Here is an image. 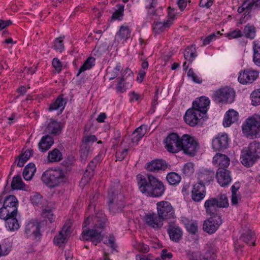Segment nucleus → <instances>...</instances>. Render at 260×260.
Returning <instances> with one entry per match:
<instances>
[{"label": "nucleus", "instance_id": "obj_1", "mask_svg": "<svg viewBox=\"0 0 260 260\" xmlns=\"http://www.w3.org/2000/svg\"><path fill=\"white\" fill-rule=\"evenodd\" d=\"M165 149L170 153H177L181 151L186 155L193 156L200 148L197 140L188 134L180 136L177 133H171L164 140Z\"/></svg>", "mask_w": 260, "mask_h": 260}, {"label": "nucleus", "instance_id": "obj_2", "mask_svg": "<svg viewBox=\"0 0 260 260\" xmlns=\"http://www.w3.org/2000/svg\"><path fill=\"white\" fill-rule=\"evenodd\" d=\"M137 179L139 190L147 196L158 198L161 197L166 190L162 181L152 174H138Z\"/></svg>", "mask_w": 260, "mask_h": 260}, {"label": "nucleus", "instance_id": "obj_3", "mask_svg": "<svg viewBox=\"0 0 260 260\" xmlns=\"http://www.w3.org/2000/svg\"><path fill=\"white\" fill-rule=\"evenodd\" d=\"M18 201L14 195L6 197L3 206L0 208V218L6 221V227L11 231H15L20 228L16 215Z\"/></svg>", "mask_w": 260, "mask_h": 260}, {"label": "nucleus", "instance_id": "obj_4", "mask_svg": "<svg viewBox=\"0 0 260 260\" xmlns=\"http://www.w3.org/2000/svg\"><path fill=\"white\" fill-rule=\"evenodd\" d=\"M121 188V185L117 182L114 186H111L108 192L107 204L112 214L122 212L125 206L124 197L120 193Z\"/></svg>", "mask_w": 260, "mask_h": 260}, {"label": "nucleus", "instance_id": "obj_5", "mask_svg": "<svg viewBox=\"0 0 260 260\" xmlns=\"http://www.w3.org/2000/svg\"><path fill=\"white\" fill-rule=\"evenodd\" d=\"M94 220L96 223L95 224L94 228L90 230H84L80 239L82 240L91 241L94 245H96L103 239L101 233L105 225L106 219H100L98 216H96L94 217Z\"/></svg>", "mask_w": 260, "mask_h": 260}, {"label": "nucleus", "instance_id": "obj_6", "mask_svg": "<svg viewBox=\"0 0 260 260\" xmlns=\"http://www.w3.org/2000/svg\"><path fill=\"white\" fill-rule=\"evenodd\" d=\"M260 158V142L254 141L247 147L241 151L240 160L241 163L247 167L252 166Z\"/></svg>", "mask_w": 260, "mask_h": 260}, {"label": "nucleus", "instance_id": "obj_7", "mask_svg": "<svg viewBox=\"0 0 260 260\" xmlns=\"http://www.w3.org/2000/svg\"><path fill=\"white\" fill-rule=\"evenodd\" d=\"M66 172L61 169L48 170L42 176V181L49 187L53 188L66 182Z\"/></svg>", "mask_w": 260, "mask_h": 260}, {"label": "nucleus", "instance_id": "obj_8", "mask_svg": "<svg viewBox=\"0 0 260 260\" xmlns=\"http://www.w3.org/2000/svg\"><path fill=\"white\" fill-rule=\"evenodd\" d=\"M229 206V201L226 196L222 194L216 198H211L204 203V207L206 213L211 216H220L219 209L227 208Z\"/></svg>", "mask_w": 260, "mask_h": 260}, {"label": "nucleus", "instance_id": "obj_9", "mask_svg": "<svg viewBox=\"0 0 260 260\" xmlns=\"http://www.w3.org/2000/svg\"><path fill=\"white\" fill-rule=\"evenodd\" d=\"M235 92L232 88L224 87L215 91L213 100L216 103H232L234 102Z\"/></svg>", "mask_w": 260, "mask_h": 260}, {"label": "nucleus", "instance_id": "obj_10", "mask_svg": "<svg viewBox=\"0 0 260 260\" xmlns=\"http://www.w3.org/2000/svg\"><path fill=\"white\" fill-rule=\"evenodd\" d=\"M242 131L246 137L255 138L260 136V122L255 118L250 117L247 119L242 125Z\"/></svg>", "mask_w": 260, "mask_h": 260}, {"label": "nucleus", "instance_id": "obj_11", "mask_svg": "<svg viewBox=\"0 0 260 260\" xmlns=\"http://www.w3.org/2000/svg\"><path fill=\"white\" fill-rule=\"evenodd\" d=\"M157 215L164 220L170 219L175 217V210L171 204L165 201L156 203Z\"/></svg>", "mask_w": 260, "mask_h": 260}, {"label": "nucleus", "instance_id": "obj_12", "mask_svg": "<svg viewBox=\"0 0 260 260\" xmlns=\"http://www.w3.org/2000/svg\"><path fill=\"white\" fill-rule=\"evenodd\" d=\"M127 78L133 80L134 76L132 71L128 68H126L121 73L120 77L117 78L118 82L116 87L117 91L120 93H123L126 91L128 88V86H132V84L126 82Z\"/></svg>", "mask_w": 260, "mask_h": 260}, {"label": "nucleus", "instance_id": "obj_13", "mask_svg": "<svg viewBox=\"0 0 260 260\" xmlns=\"http://www.w3.org/2000/svg\"><path fill=\"white\" fill-rule=\"evenodd\" d=\"M40 223L37 221H30L25 226L24 233L27 238L39 240L42 236Z\"/></svg>", "mask_w": 260, "mask_h": 260}, {"label": "nucleus", "instance_id": "obj_14", "mask_svg": "<svg viewBox=\"0 0 260 260\" xmlns=\"http://www.w3.org/2000/svg\"><path fill=\"white\" fill-rule=\"evenodd\" d=\"M221 223L220 216H212L204 221L203 229L207 233L212 234L217 231Z\"/></svg>", "mask_w": 260, "mask_h": 260}, {"label": "nucleus", "instance_id": "obj_15", "mask_svg": "<svg viewBox=\"0 0 260 260\" xmlns=\"http://www.w3.org/2000/svg\"><path fill=\"white\" fill-rule=\"evenodd\" d=\"M229 138L225 133L218 134L212 140V148L215 151H222L227 148Z\"/></svg>", "mask_w": 260, "mask_h": 260}, {"label": "nucleus", "instance_id": "obj_16", "mask_svg": "<svg viewBox=\"0 0 260 260\" xmlns=\"http://www.w3.org/2000/svg\"><path fill=\"white\" fill-rule=\"evenodd\" d=\"M206 116L200 114V112L196 109L190 108L187 110L184 116L185 122L191 126H196L200 120Z\"/></svg>", "mask_w": 260, "mask_h": 260}, {"label": "nucleus", "instance_id": "obj_17", "mask_svg": "<svg viewBox=\"0 0 260 260\" xmlns=\"http://www.w3.org/2000/svg\"><path fill=\"white\" fill-rule=\"evenodd\" d=\"M259 73L251 69L244 70L239 73L238 81L243 84L251 83L258 77Z\"/></svg>", "mask_w": 260, "mask_h": 260}, {"label": "nucleus", "instance_id": "obj_18", "mask_svg": "<svg viewBox=\"0 0 260 260\" xmlns=\"http://www.w3.org/2000/svg\"><path fill=\"white\" fill-rule=\"evenodd\" d=\"M210 103L209 98L206 96H201L199 99H196L193 103L192 108L196 109L200 112V114L206 115L208 111V107Z\"/></svg>", "mask_w": 260, "mask_h": 260}, {"label": "nucleus", "instance_id": "obj_19", "mask_svg": "<svg viewBox=\"0 0 260 260\" xmlns=\"http://www.w3.org/2000/svg\"><path fill=\"white\" fill-rule=\"evenodd\" d=\"M216 176L218 183L222 187L228 186L232 181L231 172L228 170L217 169Z\"/></svg>", "mask_w": 260, "mask_h": 260}, {"label": "nucleus", "instance_id": "obj_20", "mask_svg": "<svg viewBox=\"0 0 260 260\" xmlns=\"http://www.w3.org/2000/svg\"><path fill=\"white\" fill-rule=\"evenodd\" d=\"M167 168V164L162 159H154L147 162L145 169L149 172L158 173L160 171H164Z\"/></svg>", "mask_w": 260, "mask_h": 260}, {"label": "nucleus", "instance_id": "obj_21", "mask_svg": "<svg viewBox=\"0 0 260 260\" xmlns=\"http://www.w3.org/2000/svg\"><path fill=\"white\" fill-rule=\"evenodd\" d=\"M144 221L147 225L153 229H160L163 225L162 220L157 214L148 213L144 216Z\"/></svg>", "mask_w": 260, "mask_h": 260}, {"label": "nucleus", "instance_id": "obj_22", "mask_svg": "<svg viewBox=\"0 0 260 260\" xmlns=\"http://www.w3.org/2000/svg\"><path fill=\"white\" fill-rule=\"evenodd\" d=\"M206 188L201 183H196L191 191V199L194 202H200L205 197Z\"/></svg>", "mask_w": 260, "mask_h": 260}, {"label": "nucleus", "instance_id": "obj_23", "mask_svg": "<svg viewBox=\"0 0 260 260\" xmlns=\"http://www.w3.org/2000/svg\"><path fill=\"white\" fill-rule=\"evenodd\" d=\"M212 162L214 165L218 168V169L223 168V169L228 170L230 159L227 155L218 153L213 157Z\"/></svg>", "mask_w": 260, "mask_h": 260}, {"label": "nucleus", "instance_id": "obj_24", "mask_svg": "<svg viewBox=\"0 0 260 260\" xmlns=\"http://www.w3.org/2000/svg\"><path fill=\"white\" fill-rule=\"evenodd\" d=\"M214 175V171L213 170L202 168L198 173V178L199 181V183H201L204 185L208 184L210 181L213 180Z\"/></svg>", "mask_w": 260, "mask_h": 260}, {"label": "nucleus", "instance_id": "obj_25", "mask_svg": "<svg viewBox=\"0 0 260 260\" xmlns=\"http://www.w3.org/2000/svg\"><path fill=\"white\" fill-rule=\"evenodd\" d=\"M170 239L175 242H179L182 238L183 231L177 225L170 224L167 230Z\"/></svg>", "mask_w": 260, "mask_h": 260}, {"label": "nucleus", "instance_id": "obj_26", "mask_svg": "<svg viewBox=\"0 0 260 260\" xmlns=\"http://www.w3.org/2000/svg\"><path fill=\"white\" fill-rule=\"evenodd\" d=\"M67 103V99L66 98H64L62 95H60L53 102L50 104L48 110L49 111H52L56 110H59L60 114L64 110Z\"/></svg>", "mask_w": 260, "mask_h": 260}, {"label": "nucleus", "instance_id": "obj_27", "mask_svg": "<svg viewBox=\"0 0 260 260\" xmlns=\"http://www.w3.org/2000/svg\"><path fill=\"white\" fill-rule=\"evenodd\" d=\"M239 118L238 113L232 109L229 110L226 112L223 121V125L225 127H228L232 123L238 121Z\"/></svg>", "mask_w": 260, "mask_h": 260}, {"label": "nucleus", "instance_id": "obj_28", "mask_svg": "<svg viewBox=\"0 0 260 260\" xmlns=\"http://www.w3.org/2000/svg\"><path fill=\"white\" fill-rule=\"evenodd\" d=\"M53 138L49 135L43 136L40 142L38 144L39 148L40 151L46 152L53 144Z\"/></svg>", "mask_w": 260, "mask_h": 260}, {"label": "nucleus", "instance_id": "obj_29", "mask_svg": "<svg viewBox=\"0 0 260 260\" xmlns=\"http://www.w3.org/2000/svg\"><path fill=\"white\" fill-rule=\"evenodd\" d=\"M172 24L171 20H167L164 22H154L153 23V31L155 34H159L167 30Z\"/></svg>", "mask_w": 260, "mask_h": 260}, {"label": "nucleus", "instance_id": "obj_30", "mask_svg": "<svg viewBox=\"0 0 260 260\" xmlns=\"http://www.w3.org/2000/svg\"><path fill=\"white\" fill-rule=\"evenodd\" d=\"M255 234L251 230H248L242 234L240 238V240L249 246L255 245Z\"/></svg>", "mask_w": 260, "mask_h": 260}, {"label": "nucleus", "instance_id": "obj_31", "mask_svg": "<svg viewBox=\"0 0 260 260\" xmlns=\"http://www.w3.org/2000/svg\"><path fill=\"white\" fill-rule=\"evenodd\" d=\"M147 128L145 125H142L133 132L132 137V140L133 143L138 142L143 137L146 133Z\"/></svg>", "mask_w": 260, "mask_h": 260}, {"label": "nucleus", "instance_id": "obj_32", "mask_svg": "<svg viewBox=\"0 0 260 260\" xmlns=\"http://www.w3.org/2000/svg\"><path fill=\"white\" fill-rule=\"evenodd\" d=\"M61 129V123L53 119L50 120L47 126V131L53 135L60 133Z\"/></svg>", "mask_w": 260, "mask_h": 260}, {"label": "nucleus", "instance_id": "obj_33", "mask_svg": "<svg viewBox=\"0 0 260 260\" xmlns=\"http://www.w3.org/2000/svg\"><path fill=\"white\" fill-rule=\"evenodd\" d=\"M197 56V52L194 45L187 46L184 52V57L185 60L191 62Z\"/></svg>", "mask_w": 260, "mask_h": 260}, {"label": "nucleus", "instance_id": "obj_34", "mask_svg": "<svg viewBox=\"0 0 260 260\" xmlns=\"http://www.w3.org/2000/svg\"><path fill=\"white\" fill-rule=\"evenodd\" d=\"M36 171L35 165L32 163H29L25 166L23 172V176L25 180L31 179Z\"/></svg>", "mask_w": 260, "mask_h": 260}, {"label": "nucleus", "instance_id": "obj_35", "mask_svg": "<svg viewBox=\"0 0 260 260\" xmlns=\"http://www.w3.org/2000/svg\"><path fill=\"white\" fill-rule=\"evenodd\" d=\"M256 29L254 25L250 23L247 24L243 29V36H244L246 38L253 39L256 36Z\"/></svg>", "mask_w": 260, "mask_h": 260}, {"label": "nucleus", "instance_id": "obj_36", "mask_svg": "<svg viewBox=\"0 0 260 260\" xmlns=\"http://www.w3.org/2000/svg\"><path fill=\"white\" fill-rule=\"evenodd\" d=\"M123 70H123V67L121 66V63H118L116 64V66L113 69H108L107 76H109V79L110 80H113L117 77L119 73L121 74L122 72H123Z\"/></svg>", "mask_w": 260, "mask_h": 260}, {"label": "nucleus", "instance_id": "obj_37", "mask_svg": "<svg viewBox=\"0 0 260 260\" xmlns=\"http://www.w3.org/2000/svg\"><path fill=\"white\" fill-rule=\"evenodd\" d=\"M62 159V153L56 148L50 151L48 153V160L50 162H58Z\"/></svg>", "mask_w": 260, "mask_h": 260}, {"label": "nucleus", "instance_id": "obj_38", "mask_svg": "<svg viewBox=\"0 0 260 260\" xmlns=\"http://www.w3.org/2000/svg\"><path fill=\"white\" fill-rule=\"evenodd\" d=\"M95 59L93 57H89L84 61L83 65L80 68L77 76H78L82 72L89 70L95 65Z\"/></svg>", "mask_w": 260, "mask_h": 260}, {"label": "nucleus", "instance_id": "obj_39", "mask_svg": "<svg viewBox=\"0 0 260 260\" xmlns=\"http://www.w3.org/2000/svg\"><path fill=\"white\" fill-rule=\"evenodd\" d=\"M32 154V150L31 149H27L24 153L20 154L18 157L17 166L22 167L24 164L29 158Z\"/></svg>", "mask_w": 260, "mask_h": 260}, {"label": "nucleus", "instance_id": "obj_40", "mask_svg": "<svg viewBox=\"0 0 260 260\" xmlns=\"http://www.w3.org/2000/svg\"><path fill=\"white\" fill-rule=\"evenodd\" d=\"M253 61L255 65L260 67V45L256 41L253 42Z\"/></svg>", "mask_w": 260, "mask_h": 260}, {"label": "nucleus", "instance_id": "obj_41", "mask_svg": "<svg viewBox=\"0 0 260 260\" xmlns=\"http://www.w3.org/2000/svg\"><path fill=\"white\" fill-rule=\"evenodd\" d=\"M166 179L171 185H177L181 181V176L175 172H171L167 174Z\"/></svg>", "mask_w": 260, "mask_h": 260}, {"label": "nucleus", "instance_id": "obj_42", "mask_svg": "<svg viewBox=\"0 0 260 260\" xmlns=\"http://www.w3.org/2000/svg\"><path fill=\"white\" fill-rule=\"evenodd\" d=\"M116 36L120 39L127 40L131 36V30L127 26L122 25Z\"/></svg>", "mask_w": 260, "mask_h": 260}, {"label": "nucleus", "instance_id": "obj_43", "mask_svg": "<svg viewBox=\"0 0 260 260\" xmlns=\"http://www.w3.org/2000/svg\"><path fill=\"white\" fill-rule=\"evenodd\" d=\"M11 185L13 189H20L24 187L25 184L23 182L21 176L17 175L13 177Z\"/></svg>", "mask_w": 260, "mask_h": 260}, {"label": "nucleus", "instance_id": "obj_44", "mask_svg": "<svg viewBox=\"0 0 260 260\" xmlns=\"http://www.w3.org/2000/svg\"><path fill=\"white\" fill-rule=\"evenodd\" d=\"M148 62L147 61H144L141 63V69L140 70L138 73V76L137 77V80L141 83L145 77L146 71L148 68Z\"/></svg>", "mask_w": 260, "mask_h": 260}, {"label": "nucleus", "instance_id": "obj_45", "mask_svg": "<svg viewBox=\"0 0 260 260\" xmlns=\"http://www.w3.org/2000/svg\"><path fill=\"white\" fill-rule=\"evenodd\" d=\"M194 172V165L191 162L185 164L182 169V172L186 176L190 177L193 175Z\"/></svg>", "mask_w": 260, "mask_h": 260}, {"label": "nucleus", "instance_id": "obj_46", "mask_svg": "<svg viewBox=\"0 0 260 260\" xmlns=\"http://www.w3.org/2000/svg\"><path fill=\"white\" fill-rule=\"evenodd\" d=\"M118 9L112 14V19L114 20H121L123 16L124 5L119 4L117 6Z\"/></svg>", "mask_w": 260, "mask_h": 260}, {"label": "nucleus", "instance_id": "obj_47", "mask_svg": "<svg viewBox=\"0 0 260 260\" xmlns=\"http://www.w3.org/2000/svg\"><path fill=\"white\" fill-rule=\"evenodd\" d=\"M251 104L254 106L260 105V89L252 91L250 95Z\"/></svg>", "mask_w": 260, "mask_h": 260}, {"label": "nucleus", "instance_id": "obj_48", "mask_svg": "<svg viewBox=\"0 0 260 260\" xmlns=\"http://www.w3.org/2000/svg\"><path fill=\"white\" fill-rule=\"evenodd\" d=\"M68 237L67 235L60 231L58 235L54 237V243L57 246H60L66 241Z\"/></svg>", "mask_w": 260, "mask_h": 260}, {"label": "nucleus", "instance_id": "obj_49", "mask_svg": "<svg viewBox=\"0 0 260 260\" xmlns=\"http://www.w3.org/2000/svg\"><path fill=\"white\" fill-rule=\"evenodd\" d=\"M53 48L55 50L61 52L64 50V48L63 38L61 37L56 38L53 42Z\"/></svg>", "mask_w": 260, "mask_h": 260}, {"label": "nucleus", "instance_id": "obj_50", "mask_svg": "<svg viewBox=\"0 0 260 260\" xmlns=\"http://www.w3.org/2000/svg\"><path fill=\"white\" fill-rule=\"evenodd\" d=\"M221 35L219 31H217L216 34L212 33L210 35L208 36L203 40V45L202 46H206L209 44L213 40H216L217 38H218Z\"/></svg>", "mask_w": 260, "mask_h": 260}, {"label": "nucleus", "instance_id": "obj_51", "mask_svg": "<svg viewBox=\"0 0 260 260\" xmlns=\"http://www.w3.org/2000/svg\"><path fill=\"white\" fill-rule=\"evenodd\" d=\"M186 228L189 233L196 234L198 232V223L196 221H189L186 224Z\"/></svg>", "mask_w": 260, "mask_h": 260}, {"label": "nucleus", "instance_id": "obj_52", "mask_svg": "<svg viewBox=\"0 0 260 260\" xmlns=\"http://www.w3.org/2000/svg\"><path fill=\"white\" fill-rule=\"evenodd\" d=\"M90 151V148L89 145H83L82 146L80 149V157L82 161L86 160Z\"/></svg>", "mask_w": 260, "mask_h": 260}, {"label": "nucleus", "instance_id": "obj_53", "mask_svg": "<svg viewBox=\"0 0 260 260\" xmlns=\"http://www.w3.org/2000/svg\"><path fill=\"white\" fill-rule=\"evenodd\" d=\"M31 203L35 206H38L42 204L43 199L42 196L39 193H35L31 196Z\"/></svg>", "mask_w": 260, "mask_h": 260}, {"label": "nucleus", "instance_id": "obj_54", "mask_svg": "<svg viewBox=\"0 0 260 260\" xmlns=\"http://www.w3.org/2000/svg\"><path fill=\"white\" fill-rule=\"evenodd\" d=\"M128 151V148H124L123 149H118L116 152V160L121 161L125 158L127 154Z\"/></svg>", "mask_w": 260, "mask_h": 260}, {"label": "nucleus", "instance_id": "obj_55", "mask_svg": "<svg viewBox=\"0 0 260 260\" xmlns=\"http://www.w3.org/2000/svg\"><path fill=\"white\" fill-rule=\"evenodd\" d=\"M42 215L44 218H47L50 223L53 222L55 218V216L52 213V212L50 209L43 210Z\"/></svg>", "mask_w": 260, "mask_h": 260}, {"label": "nucleus", "instance_id": "obj_56", "mask_svg": "<svg viewBox=\"0 0 260 260\" xmlns=\"http://www.w3.org/2000/svg\"><path fill=\"white\" fill-rule=\"evenodd\" d=\"M52 64L57 73H60L62 70V64L58 58L55 57L53 59Z\"/></svg>", "mask_w": 260, "mask_h": 260}, {"label": "nucleus", "instance_id": "obj_57", "mask_svg": "<svg viewBox=\"0 0 260 260\" xmlns=\"http://www.w3.org/2000/svg\"><path fill=\"white\" fill-rule=\"evenodd\" d=\"M243 36V32L239 29H236L231 31L227 34V37L229 39H236Z\"/></svg>", "mask_w": 260, "mask_h": 260}, {"label": "nucleus", "instance_id": "obj_58", "mask_svg": "<svg viewBox=\"0 0 260 260\" xmlns=\"http://www.w3.org/2000/svg\"><path fill=\"white\" fill-rule=\"evenodd\" d=\"M252 10H247L242 14L239 20L240 24H242L245 23L247 20L250 19L252 17Z\"/></svg>", "mask_w": 260, "mask_h": 260}, {"label": "nucleus", "instance_id": "obj_59", "mask_svg": "<svg viewBox=\"0 0 260 260\" xmlns=\"http://www.w3.org/2000/svg\"><path fill=\"white\" fill-rule=\"evenodd\" d=\"M97 141V138L94 135L84 136L82 140L83 145H88L89 143H93Z\"/></svg>", "mask_w": 260, "mask_h": 260}, {"label": "nucleus", "instance_id": "obj_60", "mask_svg": "<svg viewBox=\"0 0 260 260\" xmlns=\"http://www.w3.org/2000/svg\"><path fill=\"white\" fill-rule=\"evenodd\" d=\"M216 249L213 250L212 251L208 250L205 254L203 260H216V255L215 254Z\"/></svg>", "mask_w": 260, "mask_h": 260}, {"label": "nucleus", "instance_id": "obj_61", "mask_svg": "<svg viewBox=\"0 0 260 260\" xmlns=\"http://www.w3.org/2000/svg\"><path fill=\"white\" fill-rule=\"evenodd\" d=\"M72 226V222L71 220L67 221L61 230V232L65 235L69 236L71 234V228Z\"/></svg>", "mask_w": 260, "mask_h": 260}, {"label": "nucleus", "instance_id": "obj_62", "mask_svg": "<svg viewBox=\"0 0 260 260\" xmlns=\"http://www.w3.org/2000/svg\"><path fill=\"white\" fill-rule=\"evenodd\" d=\"M249 0H244L243 2L242 5L240 6L238 8V12L239 13H241L242 12H245L246 10H250V8L249 4Z\"/></svg>", "mask_w": 260, "mask_h": 260}, {"label": "nucleus", "instance_id": "obj_63", "mask_svg": "<svg viewBox=\"0 0 260 260\" xmlns=\"http://www.w3.org/2000/svg\"><path fill=\"white\" fill-rule=\"evenodd\" d=\"M115 239L113 235L109 236L107 240L104 241V243L109 245L113 249H115L116 246L115 244Z\"/></svg>", "mask_w": 260, "mask_h": 260}, {"label": "nucleus", "instance_id": "obj_64", "mask_svg": "<svg viewBox=\"0 0 260 260\" xmlns=\"http://www.w3.org/2000/svg\"><path fill=\"white\" fill-rule=\"evenodd\" d=\"M248 3L250 10L254 8L260 10V0H249Z\"/></svg>", "mask_w": 260, "mask_h": 260}]
</instances>
